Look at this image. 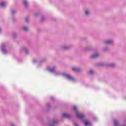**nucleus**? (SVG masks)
<instances>
[{
    "instance_id": "f257e3e1",
    "label": "nucleus",
    "mask_w": 126,
    "mask_h": 126,
    "mask_svg": "<svg viewBox=\"0 0 126 126\" xmlns=\"http://www.w3.org/2000/svg\"><path fill=\"white\" fill-rule=\"evenodd\" d=\"M72 109L74 113H75L77 118L80 120V121H82V122H84L85 126H92V124L87 121L85 116H84L83 113L78 112L77 106L75 105L73 106L72 107Z\"/></svg>"
},
{
    "instance_id": "f03ea898",
    "label": "nucleus",
    "mask_w": 126,
    "mask_h": 126,
    "mask_svg": "<svg viewBox=\"0 0 126 126\" xmlns=\"http://www.w3.org/2000/svg\"><path fill=\"white\" fill-rule=\"evenodd\" d=\"M8 45L7 44V43H2L0 45V51L2 52V54L4 55H7L8 53V51L7 50V46Z\"/></svg>"
},
{
    "instance_id": "7ed1b4c3",
    "label": "nucleus",
    "mask_w": 126,
    "mask_h": 126,
    "mask_svg": "<svg viewBox=\"0 0 126 126\" xmlns=\"http://www.w3.org/2000/svg\"><path fill=\"white\" fill-rule=\"evenodd\" d=\"M47 70L49 71V72L54 73L55 75H60L61 74L60 72H57V66H53L51 67L47 68Z\"/></svg>"
},
{
    "instance_id": "20e7f679",
    "label": "nucleus",
    "mask_w": 126,
    "mask_h": 126,
    "mask_svg": "<svg viewBox=\"0 0 126 126\" xmlns=\"http://www.w3.org/2000/svg\"><path fill=\"white\" fill-rule=\"evenodd\" d=\"M62 76H63V77H65L66 79H67V80H69V81H72V82H75L76 80L74 77L71 76L69 74H67L66 73H63L62 74Z\"/></svg>"
},
{
    "instance_id": "39448f33",
    "label": "nucleus",
    "mask_w": 126,
    "mask_h": 126,
    "mask_svg": "<svg viewBox=\"0 0 126 126\" xmlns=\"http://www.w3.org/2000/svg\"><path fill=\"white\" fill-rule=\"evenodd\" d=\"M20 50L22 52V51H24L25 52L26 55H28L29 54V50L27 47H22L20 49Z\"/></svg>"
},
{
    "instance_id": "423d86ee",
    "label": "nucleus",
    "mask_w": 126,
    "mask_h": 126,
    "mask_svg": "<svg viewBox=\"0 0 126 126\" xmlns=\"http://www.w3.org/2000/svg\"><path fill=\"white\" fill-rule=\"evenodd\" d=\"M7 5V3L6 2L4 1H1L0 2V6L2 7V8H4Z\"/></svg>"
},
{
    "instance_id": "0eeeda50",
    "label": "nucleus",
    "mask_w": 126,
    "mask_h": 126,
    "mask_svg": "<svg viewBox=\"0 0 126 126\" xmlns=\"http://www.w3.org/2000/svg\"><path fill=\"white\" fill-rule=\"evenodd\" d=\"M59 124V121L57 120H53L52 121V123L49 125V126H55L56 125Z\"/></svg>"
},
{
    "instance_id": "6e6552de",
    "label": "nucleus",
    "mask_w": 126,
    "mask_h": 126,
    "mask_svg": "<svg viewBox=\"0 0 126 126\" xmlns=\"http://www.w3.org/2000/svg\"><path fill=\"white\" fill-rule=\"evenodd\" d=\"M114 126H126V125L121 126L119 123V121L117 119H115L113 121Z\"/></svg>"
},
{
    "instance_id": "1a4fd4ad",
    "label": "nucleus",
    "mask_w": 126,
    "mask_h": 126,
    "mask_svg": "<svg viewBox=\"0 0 126 126\" xmlns=\"http://www.w3.org/2000/svg\"><path fill=\"white\" fill-rule=\"evenodd\" d=\"M63 118H66V119H70V115L65 113H63L62 115Z\"/></svg>"
},
{
    "instance_id": "9d476101",
    "label": "nucleus",
    "mask_w": 126,
    "mask_h": 126,
    "mask_svg": "<svg viewBox=\"0 0 126 126\" xmlns=\"http://www.w3.org/2000/svg\"><path fill=\"white\" fill-rule=\"evenodd\" d=\"M98 57H100L99 54H93L91 56V59H97Z\"/></svg>"
},
{
    "instance_id": "9b49d317",
    "label": "nucleus",
    "mask_w": 126,
    "mask_h": 126,
    "mask_svg": "<svg viewBox=\"0 0 126 126\" xmlns=\"http://www.w3.org/2000/svg\"><path fill=\"white\" fill-rule=\"evenodd\" d=\"M72 71H75V72H79L80 71V68L74 67L72 68Z\"/></svg>"
},
{
    "instance_id": "f8f14e48",
    "label": "nucleus",
    "mask_w": 126,
    "mask_h": 126,
    "mask_svg": "<svg viewBox=\"0 0 126 126\" xmlns=\"http://www.w3.org/2000/svg\"><path fill=\"white\" fill-rule=\"evenodd\" d=\"M113 43H114L113 40H106L105 41V44H106L107 45H112Z\"/></svg>"
},
{
    "instance_id": "ddd939ff",
    "label": "nucleus",
    "mask_w": 126,
    "mask_h": 126,
    "mask_svg": "<svg viewBox=\"0 0 126 126\" xmlns=\"http://www.w3.org/2000/svg\"><path fill=\"white\" fill-rule=\"evenodd\" d=\"M23 3L25 7H27L28 6V2L26 0H24Z\"/></svg>"
},
{
    "instance_id": "4468645a",
    "label": "nucleus",
    "mask_w": 126,
    "mask_h": 126,
    "mask_svg": "<svg viewBox=\"0 0 126 126\" xmlns=\"http://www.w3.org/2000/svg\"><path fill=\"white\" fill-rule=\"evenodd\" d=\"M62 49L63 50H68V49H69V46L64 45V46H62Z\"/></svg>"
},
{
    "instance_id": "2eb2a0df",
    "label": "nucleus",
    "mask_w": 126,
    "mask_h": 126,
    "mask_svg": "<svg viewBox=\"0 0 126 126\" xmlns=\"http://www.w3.org/2000/svg\"><path fill=\"white\" fill-rule=\"evenodd\" d=\"M22 29H23V30H24V31H28V30H29L28 28L26 27H23Z\"/></svg>"
},
{
    "instance_id": "dca6fc26",
    "label": "nucleus",
    "mask_w": 126,
    "mask_h": 126,
    "mask_svg": "<svg viewBox=\"0 0 126 126\" xmlns=\"http://www.w3.org/2000/svg\"><path fill=\"white\" fill-rule=\"evenodd\" d=\"M17 12V11L16 10H11V13L12 14H15Z\"/></svg>"
},
{
    "instance_id": "f3484780",
    "label": "nucleus",
    "mask_w": 126,
    "mask_h": 126,
    "mask_svg": "<svg viewBox=\"0 0 126 126\" xmlns=\"http://www.w3.org/2000/svg\"><path fill=\"white\" fill-rule=\"evenodd\" d=\"M46 106L47 108H50V107H51V103L50 102H47L46 103Z\"/></svg>"
},
{
    "instance_id": "a211bd4d",
    "label": "nucleus",
    "mask_w": 126,
    "mask_h": 126,
    "mask_svg": "<svg viewBox=\"0 0 126 126\" xmlns=\"http://www.w3.org/2000/svg\"><path fill=\"white\" fill-rule=\"evenodd\" d=\"M39 61H38V59H34L33 60V63H38Z\"/></svg>"
},
{
    "instance_id": "6ab92c4d",
    "label": "nucleus",
    "mask_w": 126,
    "mask_h": 126,
    "mask_svg": "<svg viewBox=\"0 0 126 126\" xmlns=\"http://www.w3.org/2000/svg\"><path fill=\"white\" fill-rule=\"evenodd\" d=\"M89 73L90 74H93V73H94V71L93 70H90Z\"/></svg>"
},
{
    "instance_id": "aec40b11",
    "label": "nucleus",
    "mask_w": 126,
    "mask_h": 126,
    "mask_svg": "<svg viewBox=\"0 0 126 126\" xmlns=\"http://www.w3.org/2000/svg\"><path fill=\"white\" fill-rule=\"evenodd\" d=\"M84 50H85V51H88V50H91V49H90V47H85V48H84Z\"/></svg>"
},
{
    "instance_id": "412c9836",
    "label": "nucleus",
    "mask_w": 126,
    "mask_h": 126,
    "mask_svg": "<svg viewBox=\"0 0 126 126\" xmlns=\"http://www.w3.org/2000/svg\"><path fill=\"white\" fill-rule=\"evenodd\" d=\"M50 100L51 101H55V97L54 96H50Z\"/></svg>"
},
{
    "instance_id": "4be33fe9",
    "label": "nucleus",
    "mask_w": 126,
    "mask_h": 126,
    "mask_svg": "<svg viewBox=\"0 0 126 126\" xmlns=\"http://www.w3.org/2000/svg\"><path fill=\"white\" fill-rule=\"evenodd\" d=\"M13 36L14 38H16V37H17V33H14L13 34Z\"/></svg>"
},
{
    "instance_id": "5701e85b",
    "label": "nucleus",
    "mask_w": 126,
    "mask_h": 126,
    "mask_svg": "<svg viewBox=\"0 0 126 126\" xmlns=\"http://www.w3.org/2000/svg\"><path fill=\"white\" fill-rule=\"evenodd\" d=\"M109 66H115V63H112L108 65Z\"/></svg>"
},
{
    "instance_id": "b1692460",
    "label": "nucleus",
    "mask_w": 126,
    "mask_h": 126,
    "mask_svg": "<svg viewBox=\"0 0 126 126\" xmlns=\"http://www.w3.org/2000/svg\"><path fill=\"white\" fill-rule=\"evenodd\" d=\"M85 14V15H88L89 14V11H86Z\"/></svg>"
},
{
    "instance_id": "393cba45",
    "label": "nucleus",
    "mask_w": 126,
    "mask_h": 126,
    "mask_svg": "<svg viewBox=\"0 0 126 126\" xmlns=\"http://www.w3.org/2000/svg\"><path fill=\"white\" fill-rule=\"evenodd\" d=\"M41 21H45V17L44 16L41 17Z\"/></svg>"
},
{
    "instance_id": "a878e982",
    "label": "nucleus",
    "mask_w": 126,
    "mask_h": 126,
    "mask_svg": "<svg viewBox=\"0 0 126 126\" xmlns=\"http://www.w3.org/2000/svg\"><path fill=\"white\" fill-rule=\"evenodd\" d=\"M29 20V17H27L25 19L26 22H28V20Z\"/></svg>"
},
{
    "instance_id": "bb28decb",
    "label": "nucleus",
    "mask_w": 126,
    "mask_h": 126,
    "mask_svg": "<svg viewBox=\"0 0 126 126\" xmlns=\"http://www.w3.org/2000/svg\"><path fill=\"white\" fill-rule=\"evenodd\" d=\"M93 120L94 121H97V117H94Z\"/></svg>"
},
{
    "instance_id": "cd10ccee",
    "label": "nucleus",
    "mask_w": 126,
    "mask_h": 126,
    "mask_svg": "<svg viewBox=\"0 0 126 126\" xmlns=\"http://www.w3.org/2000/svg\"><path fill=\"white\" fill-rule=\"evenodd\" d=\"M74 126H79L78 124H77V123H74Z\"/></svg>"
},
{
    "instance_id": "c85d7f7f",
    "label": "nucleus",
    "mask_w": 126,
    "mask_h": 126,
    "mask_svg": "<svg viewBox=\"0 0 126 126\" xmlns=\"http://www.w3.org/2000/svg\"><path fill=\"white\" fill-rule=\"evenodd\" d=\"M0 33H1V28H0Z\"/></svg>"
},
{
    "instance_id": "c756f323",
    "label": "nucleus",
    "mask_w": 126,
    "mask_h": 126,
    "mask_svg": "<svg viewBox=\"0 0 126 126\" xmlns=\"http://www.w3.org/2000/svg\"><path fill=\"white\" fill-rule=\"evenodd\" d=\"M125 99L126 100V96L125 97Z\"/></svg>"
}]
</instances>
